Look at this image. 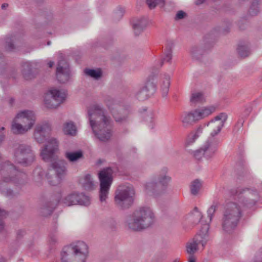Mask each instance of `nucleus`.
Returning <instances> with one entry per match:
<instances>
[{"mask_svg":"<svg viewBox=\"0 0 262 262\" xmlns=\"http://www.w3.org/2000/svg\"><path fill=\"white\" fill-rule=\"evenodd\" d=\"M48 65L49 68H52L54 65V62L50 61L48 63Z\"/></svg>","mask_w":262,"mask_h":262,"instance_id":"e2e57ef3","label":"nucleus"},{"mask_svg":"<svg viewBox=\"0 0 262 262\" xmlns=\"http://www.w3.org/2000/svg\"><path fill=\"white\" fill-rule=\"evenodd\" d=\"M235 194L233 201L225 203L221 219L223 232L229 234L236 229L245 208L253 206L259 198L256 190L248 188H239L236 190Z\"/></svg>","mask_w":262,"mask_h":262,"instance_id":"f257e3e1","label":"nucleus"},{"mask_svg":"<svg viewBox=\"0 0 262 262\" xmlns=\"http://www.w3.org/2000/svg\"><path fill=\"white\" fill-rule=\"evenodd\" d=\"M151 96V95L148 94L143 87L140 89L136 94V98L140 101H144L149 98Z\"/></svg>","mask_w":262,"mask_h":262,"instance_id":"4c0bfd02","label":"nucleus"},{"mask_svg":"<svg viewBox=\"0 0 262 262\" xmlns=\"http://www.w3.org/2000/svg\"><path fill=\"white\" fill-rule=\"evenodd\" d=\"M186 14L183 11H179L178 12V13L176 14V19H181L186 16Z\"/></svg>","mask_w":262,"mask_h":262,"instance_id":"603ef678","label":"nucleus"},{"mask_svg":"<svg viewBox=\"0 0 262 262\" xmlns=\"http://www.w3.org/2000/svg\"><path fill=\"white\" fill-rule=\"evenodd\" d=\"M88 116L95 137L101 142L109 141L114 134L113 121L111 117L105 114L99 105L92 106L88 111Z\"/></svg>","mask_w":262,"mask_h":262,"instance_id":"f03ea898","label":"nucleus"},{"mask_svg":"<svg viewBox=\"0 0 262 262\" xmlns=\"http://www.w3.org/2000/svg\"><path fill=\"white\" fill-rule=\"evenodd\" d=\"M135 190L130 185L119 186L115 191L114 202L117 207L124 209L129 208L134 201Z\"/></svg>","mask_w":262,"mask_h":262,"instance_id":"0eeeda50","label":"nucleus"},{"mask_svg":"<svg viewBox=\"0 0 262 262\" xmlns=\"http://www.w3.org/2000/svg\"><path fill=\"white\" fill-rule=\"evenodd\" d=\"M34 63L30 62H25L22 65V74L24 77L29 80L34 77V75L32 71Z\"/></svg>","mask_w":262,"mask_h":262,"instance_id":"5701e85b","label":"nucleus"},{"mask_svg":"<svg viewBox=\"0 0 262 262\" xmlns=\"http://www.w3.org/2000/svg\"><path fill=\"white\" fill-rule=\"evenodd\" d=\"M214 111L215 107L213 106L205 107L203 109H196V111L197 112V114L199 116V118L200 120L210 115Z\"/></svg>","mask_w":262,"mask_h":262,"instance_id":"473e14b6","label":"nucleus"},{"mask_svg":"<svg viewBox=\"0 0 262 262\" xmlns=\"http://www.w3.org/2000/svg\"><path fill=\"white\" fill-rule=\"evenodd\" d=\"M170 76L167 74H164L161 78V90L163 97L167 96L170 85Z\"/></svg>","mask_w":262,"mask_h":262,"instance_id":"cd10ccee","label":"nucleus"},{"mask_svg":"<svg viewBox=\"0 0 262 262\" xmlns=\"http://www.w3.org/2000/svg\"><path fill=\"white\" fill-rule=\"evenodd\" d=\"M25 233V231L24 230H19L17 231V237H21V236H23Z\"/></svg>","mask_w":262,"mask_h":262,"instance_id":"4d7b16f0","label":"nucleus"},{"mask_svg":"<svg viewBox=\"0 0 262 262\" xmlns=\"http://www.w3.org/2000/svg\"><path fill=\"white\" fill-rule=\"evenodd\" d=\"M7 232L6 224L4 220H0V233Z\"/></svg>","mask_w":262,"mask_h":262,"instance_id":"09e8293b","label":"nucleus"},{"mask_svg":"<svg viewBox=\"0 0 262 262\" xmlns=\"http://www.w3.org/2000/svg\"><path fill=\"white\" fill-rule=\"evenodd\" d=\"M84 73L86 75L95 79H99L102 76V71L100 69L96 70L86 69L84 70Z\"/></svg>","mask_w":262,"mask_h":262,"instance_id":"f704fd0d","label":"nucleus"},{"mask_svg":"<svg viewBox=\"0 0 262 262\" xmlns=\"http://www.w3.org/2000/svg\"><path fill=\"white\" fill-rule=\"evenodd\" d=\"M144 118L146 121H149L150 122H152L153 121V114L152 113H149V117L147 118L145 115L144 116Z\"/></svg>","mask_w":262,"mask_h":262,"instance_id":"6e6d98bb","label":"nucleus"},{"mask_svg":"<svg viewBox=\"0 0 262 262\" xmlns=\"http://www.w3.org/2000/svg\"><path fill=\"white\" fill-rule=\"evenodd\" d=\"M13 159L16 163L27 167L34 162L35 156L30 146L19 144L14 149Z\"/></svg>","mask_w":262,"mask_h":262,"instance_id":"1a4fd4ad","label":"nucleus"},{"mask_svg":"<svg viewBox=\"0 0 262 262\" xmlns=\"http://www.w3.org/2000/svg\"><path fill=\"white\" fill-rule=\"evenodd\" d=\"M10 101H11V103H12L14 101V100L11 99Z\"/></svg>","mask_w":262,"mask_h":262,"instance_id":"338daca9","label":"nucleus"},{"mask_svg":"<svg viewBox=\"0 0 262 262\" xmlns=\"http://www.w3.org/2000/svg\"><path fill=\"white\" fill-rule=\"evenodd\" d=\"M206 1V0H196L195 3L196 5H199L203 4Z\"/></svg>","mask_w":262,"mask_h":262,"instance_id":"052dcab7","label":"nucleus"},{"mask_svg":"<svg viewBox=\"0 0 262 262\" xmlns=\"http://www.w3.org/2000/svg\"><path fill=\"white\" fill-rule=\"evenodd\" d=\"M227 117V115L226 113H222L207 124L208 131L210 132L209 138L215 139L214 137L221 132Z\"/></svg>","mask_w":262,"mask_h":262,"instance_id":"2eb2a0df","label":"nucleus"},{"mask_svg":"<svg viewBox=\"0 0 262 262\" xmlns=\"http://www.w3.org/2000/svg\"><path fill=\"white\" fill-rule=\"evenodd\" d=\"M203 132V128L199 127L195 133H192L189 135L188 139V143H192L200 136V135Z\"/></svg>","mask_w":262,"mask_h":262,"instance_id":"ea45409f","label":"nucleus"},{"mask_svg":"<svg viewBox=\"0 0 262 262\" xmlns=\"http://www.w3.org/2000/svg\"><path fill=\"white\" fill-rule=\"evenodd\" d=\"M6 63L3 59V55L0 53V74L3 73L5 69Z\"/></svg>","mask_w":262,"mask_h":262,"instance_id":"de8ad7c7","label":"nucleus"},{"mask_svg":"<svg viewBox=\"0 0 262 262\" xmlns=\"http://www.w3.org/2000/svg\"><path fill=\"white\" fill-rule=\"evenodd\" d=\"M66 174V162L57 160L50 164L46 173V177L50 185L57 186L60 184Z\"/></svg>","mask_w":262,"mask_h":262,"instance_id":"6e6552de","label":"nucleus"},{"mask_svg":"<svg viewBox=\"0 0 262 262\" xmlns=\"http://www.w3.org/2000/svg\"><path fill=\"white\" fill-rule=\"evenodd\" d=\"M58 242L57 238L55 235L50 236L49 239V244L51 245H55Z\"/></svg>","mask_w":262,"mask_h":262,"instance_id":"3c124183","label":"nucleus"},{"mask_svg":"<svg viewBox=\"0 0 262 262\" xmlns=\"http://www.w3.org/2000/svg\"><path fill=\"white\" fill-rule=\"evenodd\" d=\"M261 2L260 0H253L249 7L247 14L250 16L258 15L261 10Z\"/></svg>","mask_w":262,"mask_h":262,"instance_id":"b1692460","label":"nucleus"},{"mask_svg":"<svg viewBox=\"0 0 262 262\" xmlns=\"http://www.w3.org/2000/svg\"><path fill=\"white\" fill-rule=\"evenodd\" d=\"M0 262H6V259L3 257L0 259Z\"/></svg>","mask_w":262,"mask_h":262,"instance_id":"0e129e2a","label":"nucleus"},{"mask_svg":"<svg viewBox=\"0 0 262 262\" xmlns=\"http://www.w3.org/2000/svg\"><path fill=\"white\" fill-rule=\"evenodd\" d=\"M36 121L35 113L31 110L20 111L11 122V132L15 135H24L30 130Z\"/></svg>","mask_w":262,"mask_h":262,"instance_id":"20e7f679","label":"nucleus"},{"mask_svg":"<svg viewBox=\"0 0 262 262\" xmlns=\"http://www.w3.org/2000/svg\"><path fill=\"white\" fill-rule=\"evenodd\" d=\"M34 173H36L39 175H43V171L40 168H36L34 171Z\"/></svg>","mask_w":262,"mask_h":262,"instance_id":"13d9d810","label":"nucleus"},{"mask_svg":"<svg viewBox=\"0 0 262 262\" xmlns=\"http://www.w3.org/2000/svg\"><path fill=\"white\" fill-rule=\"evenodd\" d=\"M155 215L149 207H142L135 210L127 216L125 224L128 229L140 231L151 226L154 222Z\"/></svg>","mask_w":262,"mask_h":262,"instance_id":"7ed1b4c3","label":"nucleus"},{"mask_svg":"<svg viewBox=\"0 0 262 262\" xmlns=\"http://www.w3.org/2000/svg\"><path fill=\"white\" fill-rule=\"evenodd\" d=\"M202 217V213L199 211L198 208L195 207L191 213V220L194 224H197L200 222Z\"/></svg>","mask_w":262,"mask_h":262,"instance_id":"58836bf2","label":"nucleus"},{"mask_svg":"<svg viewBox=\"0 0 262 262\" xmlns=\"http://www.w3.org/2000/svg\"><path fill=\"white\" fill-rule=\"evenodd\" d=\"M7 215V212L5 210L0 208V220H4L6 218Z\"/></svg>","mask_w":262,"mask_h":262,"instance_id":"864d4df0","label":"nucleus"},{"mask_svg":"<svg viewBox=\"0 0 262 262\" xmlns=\"http://www.w3.org/2000/svg\"><path fill=\"white\" fill-rule=\"evenodd\" d=\"M66 94L56 89L49 91L45 95L44 104L48 108H56L63 102Z\"/></svg>","mask_w":262,"mask_h":262,"instance_id":"4468645a","label":"nucleus"},{"mask_svg":"<svg viewBox=\"0 0 262 262\" xmlns=\"http://www.w3.org/2000/svg\"><path fill=\"white\" fill-rule=\"evenodd\" d=\"M156 180H152L145 185L146 192L150 195L157 196L165 192L169 183L171 181V177L168 175V169L163 167L161 169Z\"/></svg>","mask_w":262,"mask_h":262,"instance_id":"423d86ee","label":"nucleus"},{"mask_svg":"<svg viewBox=\"0 0 262 262\" xmlns=\"http://www.w3.org/2000/svg\"><path fill=\"white\" fill-rule=\"evenodd\" d=\"M63 130L66 135L74 136L76 133V127L73 122L70 121L64 124Z\"/></svg>","mask_w":262,"mask_h":262,"instance_id":"72a5a7b5","label":"nucleus"},{"mask_svg":"<svg viewBox=\"0 0 262 262\" xmlns=\"http://www.w3.org/2000/svg\"><path fill=\"white\" fill-rule=\"evenodd\" d=\"M172 49L171 47H167L166 50L164 53V55L163 57L161 59V60L157 64V69H159L161 68L164 62H168L169 63H171L172 60Z\"/></svg>","mask_w":262,"mask_h":262,"instance_id":"c756f323","label":"nucleus"},{"mask_svg":"<svg viewBox=\"0 0 262 262\" xmlns=\"http://www.w3.org/2000/svg\"><path fill=\"white\" fill-rule=\"evenodd\" d=\"M53 211V207L50 204H46L40 209V213L41 215L47 216L50 215Z\"/></svg>","mask_w":262,"mask_h":262,"instance_id":"a19ab883","label":"nucleus"},{"mask_svg":"<svg viewBox=\"0 0 262 262\" xmlns=\"http://www.w3.org/2000/svg\"><path fill=\"white\" fill-rule=\"evenodd\" d=\"M173 262H179L178 259H175Z\"/></svg>","mask_w":262,"mask_h":262,"instance_id":"69168bd1","label":"nucleus"},{"mask_svg":"<svg viewBox=\"0 0 262 262\" xmlns=\"http://www.w3.org/2000/svg\"><path fill=\"white\" fill-rule=\"evenodd\" d=\"M50 44V41H49V42H48V45H49Z\"/></svg>","mask_w":262,"mask_h":262,"instance_id":"774afa93","label":"nucleus"},{"mask_svg":"<svg viewBox=\"0 0 262 262\" xmlns=\"http://www.w3.org/2000/svg\"><path fill=\"white\" fill-rule=\"evenodd\" d=\"M124 9L122 8H118L114 13V16L117 18H121L124 13Z\"/></svg>","mask_w":262,"mask_h":262,"instance_id":"49530a36","label":"nucleus"},{"mask_svg":"<svg viewBox=\"0 0 262 262\" xmlns=\"http://www.w3.org/2000/svg\"><path fill=\"white\" fill-rule=\"evenodd\" d=\"M64 156L71 162H75L82 159L83 157V152L81 150L75 151H66Z\"/></svg>","mask_w":262,"mask_h":262,"instance_id":"bb28decb","label":"nucleus"},{"mask_svg":"<svg viewBox=\"0 0 262 262\" xmlns=\"http://www.w3.org/2000/svg\"><path fill=\"white\" fill-rule=\"evenodd\" d=\"M147 20L145 18L142 17L137 19L133 25V28L136 36L139 35L147 26Z\"/></svg>","mask_w":262,"mask_h":262,"instance_id":"4be33fe9","label":"nucleus"},{"mask_svg":"<svg viewBox=\"0 0 262 262\" xmlns=\"http://www.w3.org/2000/svg\"><path fill=\"white\" fill-rule=\"evenodd\" d=\"M193 155L194 157L198 160H201L203 157H205V153L202 147H201L200 149L194 151L193 152Z\"/></svg>","mask_w":262,"mask_h":262,"instance_id":"37998d69","label":"nucleus"},{"mask_svg":"<svg viewBox=\"0 0 262 262\" xmlns=\"http://www.w3.org/2000/svg\"><path fill=\"white\" fill-rule=\"evenodd\" d=\"M8 7V4L7 3H4L2 5V9H5Z\"/></svg>","mask_w":262,"mask_h":262,"instance_id":"680f3d73","label":"nucleus"},{"mask_svg":"<svg viewBox=\"0 0 262 262\" xmlns=\"http://www.w3.org/2000/svg\"><path fill=\"white\" fill-rule=\"evenodd\" d=\"M113 170L111 168H104L99 173L100 181L99 199L101 202H105L108 198L109 190L113 181Z\"/></svg>","mask_w":262,"mask_h":262,"instance_id":"9b49d317","label":"nucleus"},{"mask_svg":"<svg viewBox=\"0 0 262 262\" xmlns=\"http://www.w3.org/2000/svg\"><path fill=\"white\" fill-rule=\"evenodd\" d=\"M200 120L196 110L189 112H184L181 116V121L183 126H190Z\"/></svg>","mask_w":262,"mask_h":262,"instance_id":"412c9836","label":"nucleus"},{"mask_svg":"<svg viewBox=\"0 0 262 262\" xmlns=\"http://www.w3.org/2000/svg\"><path fill=\"white\" fill-rule=\"evenodd\" d=\"M56 77L60 83L67 82L70 78V71L67 62L63 59L60 60L56 69Z\"/></svg>","mask_w":262,"mask_h":262,"instance_id":"a211bd4d","label":"nucleus"},{"mask_svg":"<svg viewBox=\"0 0 262 262\" xmlns=\"http://www.w3.org/2000/svg\"><path fill=\"white\" fill-rule=\"evenodd\" d=\"M219 140L216 139L209 138L202 147L205 153V158L208 159L212 158L216 153Z\"/></svg>","mask_w":262,"mask_h":262,"instance_id":"aec40b11","label":"nucleus"},{"mask_svg":"<svg viewBox=\"0 0 262 262\" xmlns=\"http://www.w3.org/2000/svg\"><path fill=\"white\" fill-rule=\"evenodd\" d=\"M88 254L87 245L78 241L63 248L61 254V262H85Z\"/></svg>","mask_w":262,"mask_h":262,"instance_id":"39448f33","label":"nucleus"},{"mask_svg":"<svg viewBox=\"0 0 262 262\" xmlns=\"http://www.w3.org/2000/svg\"><path fill=\"white\" fill-rule=\"evenodd\" d=\"M143 89L151 96L155 93L156 90V85L155 83L150 80H148L143 86Z\"/></svg>","mask_w":262,"mask_h":262,"instance_id":"e433bc0d","label":"nucleus"},{"mask_svg":"<svg viewBox=\"0 0 262 262\" xmlns=\"http://www.w3.org/2000/svg\"><path fill=\"white\" fill-rule=\"evenodd\" d=\"M7 170H9L11 174L12 175L11 177H4L3 181L5 182H9L10 181H15V178L14 177L15 176H20L23 175V173H20L16 169V167L13 164H10V165L7 168Z\"/></svg>","mask_w":262,"mask_h":262,"instance_id":"c85d7f7f","label":"nucleus"},{"mask_svg":"<svg viewBox=\"0 0 262 262\" xmlns=\"http://www.w3.org/2000/svg\"><path fill=\"white\" fill-rule=\"evenodd\" d=\"M255 261L256 262H262V248L256 253L255 256Z\"/></svg>","mask_w":262,"mask_h":262,"instance_id":"8fccbe9b","label":"nucleus"},{"mask_svg":"<svg viewBox=\"0 0 262 262\" xmlns=\"http://www.w3.org/2000/svg\"><path fill=\"white\" fill-rule=\"evenodd\" d=\"M51 130V125L48 121H44L38 123L34 130L33 136L35 140L38 143H43Z\"/></svg>","mask_w":262,"mask_h":262,"instance_id":"dca6fc26","label":"nucleus"},{"mask_svg":"<svg viewBox=\"0 0 262 262\" xmlns=\"http://www.w3.org/2000/svg\"><path fill=\"white\" fill-rule=\"evenodd\" d=\"M2 192L4 195L9 198H13L16 196L18 194L17 192L14 191L10 189H7L6 190H4Z\"/></svg>","mask_w":262,"mask_h":262,"instance_id":"a18cd8bd","label":"nucleus"},{"mask_svg":"<svg viewBox=\"0 0 262 262\" xmlns=\"http://www.w3.org/2000/svg\"><path fill=\"white\" fill-rule=\"evenodd\" d=\"M58 141L56 138L49 139L40 152L42 159L45 161H51L58 149Z\"/></svg>","mask_w":262,"mask_h":262,"instance_id":"f3484780","label":"nucleus"},{"mask_svg":"<svg viewBox=\"0 0 262 262\" xmlns=\"http://www.w3.org/2000/svg\"><path fill=\"white\" fill-rule=\"evenodd\" d=\"M17 37L15 36L7 37L5 38V48L6 51H12L15 49L14 43H16Z\"/></svg>","mask_w":262,"mask_h":262,"instance_id":"7c9ffc66","label":"nucleus"},{"mask_svg":"<svg viewBox=\"0 0 262 262\" xmlns=\"http://www.w3.org/2000/svg\"><path fill=\"white\" fill-rule=\"evenodd\" d=\"M5 130L4 127H2L0 128V144L2 142L5 138V134L2 131Z\"/></svg>","mask_w":262,"mask_h":262,"instance_id":"5fc2aeb1","label":"nucleus"},{"mask_svg":"<svg viewBox=\"0 0 262 262\" xmlns=\"http://www.w3.org/2000/svg\"><path fill=\"white\" fill-rule=\"evenodd\" d=\"M208 229V225H205L200 232L194 236L192 241L187 243L186 246L187 252L190 255H193L198 250V245L199 244H201L203 248H204L209 239Z\"/></svg>","mask_w":262,"mask_h":262,"instance_id":"f8f14e48","label":"nucleus"},{"mask_svg":"<svg viewBox=\"0 0 262 262\" xmlns=\"http://www.w3.org/2000/svg\"><path fill=\"white\" fill-rule=\"evenodd\" d=\"M105 103L116 122L123 123L127 121L129 113L128 110L110 97L105 98Z\"/></svg>","mask_w":262,"mask_h":262,"instance_id":"9d476101","label":"nucleus"},{"mask_svg":"<svg viewBox=\"0 0 262 262\" xmlns=\"http://www.w3.org/2000/svg\"><path fill=\"white\" fill-rule=\"evenodd\" d=\"M146 3L150 9H153L157 5H161V6H163L164 0H146Z\"/></svg>","mask_w":262,"mask_h":262,"instance_id":"79ce46f5","label":"nucleus"},{"mask_svg":"<svg viewBox=\"0 0 262 262\" xmlns=\"http://www.w3.org/2000/svg\"><path fill=\"white\" fill-rule=\"evenodd\" d=\"M237 50L239 55L242 57H246L248 56L251 53L249 42H241L238 45Z\"/></svg>","mask_w":262,"mask_h":262,"instance_id":"a878e982","label":"nucleus"},{"mask_svg":"<svg viewBox=\"0 0 262 262\" xmlns=\"http://www.w3.org/2000/svg\"><path fill=\"white\" fill-rule=\"evenodd\" d=\"M205 100L204 96L201 92L192 93L190 99V102L193 104L203 103Z\"/></svg>","mask_w":262,"mask_h":262,"instance_id":"2f4dec72","label":"nucleus"},{"mask_svg":"<svg viewBox=\"0 0 262 262\" xmlns=\"http://www.w3.org/2000/svg\"><path fill=\"white\" fill-rule=\"evenodd\" d=\"M188 262H195V258L193 255H190L189 257Z\"/></svg>","mask_w":262,"mask_h":262,"instance_id":"bf43d9fd","label":"nucleus"},{"mask_svg":"<svg viewBox=\"0 0 262 262\" xmlns=\"http://www.w3.org/2000/svg\"><path fill=\"white\" fill-rule=\"evenodd\" d=\"M79 182L85 190H91L94 189V183L90 174H87L81 178Z\"/></svg>","mask_w":262,"mask_h":262,"instance_id":"393cba45","label":"nucleus"},{"mask_svg":"<svg viewBox=\"0 0 262 262\" xmlns=\"http://www.w3.org/2000/svg\"><path fill=\"white\" fill-rule=\"evenodd\" d=\"M60 202L64 206L66 207L76 205L88 206L90 204V199L89 196L85 195L83 193L73 192L63 196Z\"/></svg>","mask_w":262,"mask_h":262,"instance_id":"ddd939ff","label":"nucleus"},{"mask_svg":"<svg viewBox=\"0 0 262 262\" xmlns=\"http://www.w3.org/2000/svg\"><path fill=\"white\" fill-rule=\"evenodd\" d=\"M201 186L202 183L201 181L199 179L194 180L191 182V184L190 185L191 193L193 195H196L198 193Z\"/></svg>","mask_w":262,"mask_h":262,"instance_id":"c9c22d12","label":"nucleus"},{"mask_svg":"<svg viewBox=\"0 0 262 262\" xmlns=\"http://www.w3.org/2000/svg\"><path fill=\"white\" fill-rule=\"evenodd\" d=\"M216 209H217V206L214 204H212L210 207V208L208 209V210L207 211V214H208V216L209 218L210 222H211V221L212 219V217L213 216V215L216 211Z\"/></svg>","mask_w":262,"mask_h":262,"instance_id":"c03bdc74","label":"nucleus"},{"mask_svg":"<svg viewBox=\"0 0 262 262\" xmlns=\"http://www.w3.org/2000/svg\"><path fill=\"white\" fill-rule=\"evenodd\" d=\"M212 46V43L208 42H205L201 45L194 46L191 49V55L192 58L200 60L202 56L205 55Z\"/></svg>","mask_w":262,"mask_h":262,"instance_id":"6ab92c4d","label":"nucleus"}]
</instances>
